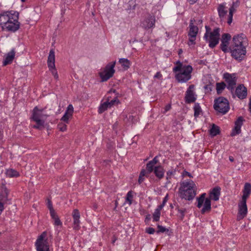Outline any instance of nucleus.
I'll use <instances>...</instances> for the list:
<instances>
[{
  "instance_id": "f257e3e1",
  "label": "nucleus",
  "mask_w": 251,
  "mask_h": 251,
  "mask_svg": "<svg viewBox=\"0 0 251 251\" xmlns=\"http://www.w3.org/2000/svg\"><path fill=\"white\" fill-rule=\"evenodd\" d=\"M19 13L10 11L0 14V26L4 30L15 32L20 28Z\"/></svg>"
},
{
  "instance_id": "f03ea898",
  "label": "nucleus",
  "mask_w": 251,
  "mask_h": 251,
  "mask_svg": "<svg viewBox=\"0 0 251 251\" xmlns=\"http://www.w3.org/2000/svg\"><path fill=\"white\" fill-rule=\"evenodd\" d=\"M196 185L192 180L183 182L179 188L180 197L189 201L192 200L196 196Z\"/></svg>"
},
{
  "instance_id": "7ed1b4c3",
  "label": "nucleus",
  "mask_w": 251,
  "mask_h": 251,
  "mask_svg": "<svg viewBox=\"0 0 251 251\" xmlns=\"http://www.w3.org/2000/svg\"><path fill=\"white\" fill-rule=\"evenodd\" d=\"M177 66L174 69V72L180 71V73L176 75V78L179 82H184L187 81L191 78V74L193 68L190 65L182 66L180 61L176 63Z\"/></svg>"
},
{
  "instance_id": "20e7f679",
  "label": "nucleus",
  "mask_w": 251,
  "mask_h": 251,
  "mask_svg": "<svg viewBox=\"0 0 251 251\" xmlns=\"http://www.w3.org/2000/svg\"><path fill=\"white\" fill-rule=\"evenodd\" d=\"M45 108L39 109L37 106L33 108L31 118L36 123V125L33 126V128L40 129L44 127L45 120L49 116L48 115L44 113Z\"/></svg>"
},
{
  "instance_id": "39448f33",
  "label": "nucleus",
  "mask_w": 251,
  "mask_h": 251,
  "mask_svg": "<svg viewBox=\"0 0 251 251\" xmlns=\"http://www.w3.org/2000/svg\"><path fill=\"white\" fill-rule=\"evenodd\" d=\"M206 32L204 35V39L206 42L209 43V47L212 49L214 48L218 43L220 39V29L215 28L211 31L210 28L206 25Z\"/></svg>"
},
{
  "instance_id": "423d86ee",
  "label": "nucleus",
  "mask_w": 251,
  "mask_h": 251,
  "mask_svg": "<svg viewBox=\"0 0 251 251\" xmlns=\"http://www.w3.org/2000/svg\"><path fill=\"white\" fill-rule=\"evenodd\" d=\"M214 108L215 110L219 113L225 114L229 109L228 101L224 97H219L215 100Z\"/></svg>"
},
{
  "instance_id": "0eeeda50",
  "label": "nucleus",
  "mask_w": 251,
  "mask_h": 251,
  "mask_svg": "<svg viewBox=\"0 0 251 251\" xmlns=\"http://www.w3.org/2000/svg\"><path fill=\"white\" fill-rule=\"evenodd\" d=\"M116 62H113L107 64L105 67L99 73L102 82L106 81L112 77L115 73Z\"/></svg>"
},
{
  "instance_id": "6e6552de",
  "label": "nucleus",
  "mask_w": 251,
  "mask_h": 251,
  "mask_svg": "<svg viewBox=\"0 0 251 251\" xmlns=\"http://www.w3.org/2000/svg\"><path fill=\"white\" fill-rule=\"evenodd\" d=\"M47 232L44 231L38 238L35 243L37 251H49V245L46 239Z\"/></svg>"
},
{
  "instance_id": "1a4fd4ad",
  "label": "nucleus",
  "mask_w": 251,
  "mask_h": 251,
  "mask_svg": "<svg viewBox=\"0 0 251 251\" xmlns=\"http://www.w3.org/2000/svg\"><path fill=\"white\" fill-rule=\"evenodd\" d=\"M205 196L206 194L203 193L201 194L199 198H197V207L198 208H201L204 202L203 207L201 211L202 214H204L205 212H209L211 208L210 199L208 198L205 199Z\"/></svg>"
},
{
  "instance_id": "9d476101",
  "label": "nucleus",
  "mask_w": 251,
  "mask_h": 251,
  "mask_svg": "<svg viewBox=\"0 0 251 251\" xmlns=\"http://www.w3.org/2000/svg\"><path fill=\"white\" fill-rule=\"evenodd\" d=\"M224 78L227 84V88L230 91L233 97H234L233 91L237 81L235 75L234 74H230L226 73L224 74Z\"/></svg>"
},
{
  "instance_id": "9b49d317",
  "label": "nucleus",
  "mask_w": 251,
  "mask_h": 251,
  "mask_svg": "<svg viewBox=\"0 0 251 251\" xmlns=\"http://www.w3.org/2000/svg\"><path fill=\"white\" fill-rule=\"evenodd\" d=\"M195 20H191L189 25V31L188 36H189L188 45L191 46L196 44L195 40L198 33V27L194 25Z\"/></svg>"
},
{
  "instance_id": "f8f14e48",
  "label": "nucleus",
  "mask_w": 251,
  "mask_h": 251,
  "mask_svg": "<svg viewBox=\"0 0 251 251\" xmlns=\"http://www.w3.org/2000/svg\"><path fill=\"white\" fill-rule=\"evenodd\" d=\"M233 44L232 46L235 47H241L246 48L248 45V40L245 34L240 33L237 34L232 38Z\"/></svg>"
},
{
  "instance_id": "ddd939ff",
  "label": "nucleus",
  "mask_w": 251,
  "mask_h": 251,
  "mask_svg": "<svg viewBox=\"0 0 251 251\" xmlns=\"http://www.w3.org/2000/svg\"><path fill=\"white\" fill-rule=\"evenodd\" d=\"M231 53L232 56L237 60H242L246 55V48L235 46H232L231 49Z\"/></svg>"
},
{
  "instance_id": "4468645a",
  "label": "nucleus",
  "mask_w": 251,
  "mask_h": 251,
  "mask_svg": "<svg viewBox=\"0 0 251 251\" xmlns=\"http://www.w3.org/2000/svg\"><path fill=\"white\" fill-rule=\"evenodd\" d=\"M194 85H191L189 86L185 97V102L187 103L194 102L196 100L194 92Z\"/></svg>"
},
{
  "instance_id": "2eb2a0df",
  "label": "nucleus",
  "mask_w": 251,
  "mask_h": 251,
  "mask_svg": "<svg viewBox=\"0 0 251 251\" xmlns=\"http://www.w3.org/2000/svg\"><path fill=\"white\" fill-rule=\"evenodd\" d=\"M72 217L73 219V228L75 230H78L80 228L79 220L80 215L78 209H75L73 210Z\"/></svg>"
},
{
  "instance_id": "dca6fc26",
  "label": "nucleus",
  "mask_w": 251,
  "mask_h": 251,
  "mask_svg": "<svg viewBox=\"0 0 251 251\" xmlns=\"http://www.w3.org/2000/svg\"><path fill=\"white\" fill-rule=\"evenodd\" d=\"M234 95H236L240 99H244L247 96V89L243 84H239L236 87Z\"/></svg>"
},
{
  "instance_id": "f3484780",
  "label": "nucleus",
  "mask_w": 251,
  "mask_h": 251,
  "mask_svg": "<svg viewBox=\"0 0 251 251\" xmlns=\"http://www.w3.org/2000/svg\"><path fill=\"white\" fill-rule=\"evenodd\" d=\"M247 201L241 200L238 204V216L240 219L244 218L247 213V206L246 204Z\"/></svg>"
},
{
  "instance_id": "a211bd4d",
  "label": "nucleus",
  "mask_w": 251,
  "mask_h": 251,
  "mask_svg": "<svg viewBox=\"0 0 251 251\" xmlns=\"http://www.w3.org/2000/svg\"><path fill=\"white\" fill-rule=\"evenodd\" d=\"M230 39L231 35L228 33H224L222 35L220 47L221 50L224 52H226L227 51V47Z\"/></svg>"
},
{
  "instance_id": "6ab92c4d",
  "label": "nucleus",
  "mask_w": 251,
  "mask_h": 251,
  "mask_svg": "<svg viewBox=\"0 0 251 251\" xmlns=\"http://www.w3.org/2000/svg\"><path fill=\"white\" fill-rule=\"evenodd\" d=\"M73 113L74 107L72 104H69L67 108V110H66L64 115L61 118V121L68 124L69 123V120L72 118Z\"/></svg>"
},
{
  "instance_id": "aec40b11",
  "label": "nucleus",
  "mask_w": 251,
  "mask_h": 251,
  "mask_svg": "<svg viewBox=\"0 0 251 251\" xmlns=\"http://www.w3.org/2000/svg\"><path fill=\"white\" fill-rule=\"evenodd\" d=\"M244 120L242 117H239L235 122V127L232 132L231 133V136H233L238 134L241 132V127L243 125Z\"/></svg>"
},
{
  "instance_id": "412c9836",
  "label": "nucleus",
  "mask_w": 251,
  "mask_h": 251,
  "mask_svg": "<svg viewBox=\"0 0 251 251\" xmlns=\"http://www.w3.org/2000/svg\"><path fill=\"white\" fill-rule=\"evenodd\" d=\"M48 66L49 70H51V68H54L55 66V52L53 49L50 51L49 55L47 61Z\"/></svg>"
},
{
  "instance_id": "4be33fe9",
  "label": "nucleus",
  "mask_w": 251,
  "mask_h": 251,
  "mask_svg": "<svg viewBox=\"0 0 251 251\" xmlns=\"http://www.w3.org/2000/svg\"><path fill=\"white\" fill-rule=\"evenodd\" d=\"M155 19L154 16H149L143 23L144 27L145 28H150L154 26Z\"/></svg>"
},
{
  "instance_id": "5701e85b",
  "label": "nucleus",
  "mask_w": 251,
  "mask_h": 251,
  "mask_svg": "<svg viewBox=\"0 0 251 251\" xmlns=\"http://www.w3.org/2000/svg\"><path fill=\"white\" fill-rule=\"evenodd\" d=\"M251 192V184L249 183H246L243 190L242 200L247 201Z\"/></svg>"
},
{
  "instance_id": "b1692460",
  "label": "nucleus",
  "mask_w": 251,
  "mask_h": 251,
  "mask_svg": "<svg viewBox=\"0 0 251 251\" xmlns=\"http://www.w3.org/2000/svg\"><path fill=\"white\" fill-rule=\"evenodd\" d=\"M221 188L219 187L214 188L210 192L209 196L210 199L217 201L219 199L221 194Z\"/></svg>"
},
{
  "instance_id": "393cba45",
  "label": "nucleus",
  "mask_w": 251,
  "mask_h": 251,
  "mask_svg": "<svg viewBox=\"0 0 251 251\" xmlns=\"http://www.w3.org/2000/svg\"><path fill=\"white\" fill-rule=\"evenodd\" d=\"M155 176L159 179L162 178L164 176V170L163 168L158 165L154 167V171H153Z\"/></svg>"
},
{
  "instance_id": "a878e982",
  "label": "nucleus",
  "mask_w": 251,
  "mask_h": 251,
  "mask_svg": "<svg viewBox=\"0 0 251 251\" xmlns=\"http://www.w3.org/2000/svg\"><path fill=\"white\" fill-rule=\"evenodd\" d=\"M15 51L14 50H12L10 52H9L6 57H5V59L4 60L3 62V65L4 66H6L8 64H9L11 63L12 62L14 56H15Z\"/></svg>"
},
{
  "instance_id": "bb28decb",
  "label": "nucleus",
  "mask_w": 251,
  "mask_h": 251,
  "mask_svg": "<svg viewBox=\"0 0 251 251\" xmlns=\"http://www.w3.org/2000/svg\"><path fill=\"white\" fill-rule=\"evenodd\" d=\"M219 16L221 19H223L226 15L227 10L224 4H220L217 8Z\"/></svg>"
},
{
  "instance_id": "cd10ccee",
  "label": "nucleus",
  "mask_w": 251,
  "mask_h": 251,
  "mask_svg": "<svg viewBox=\"0 0 251 251\" xmlns=\"http://www.w3.org/2000/svg\"><path fill=\"white\" fill-rule=\"evenodd\" d=\"M238 5L237 3L235 5L234 2L233 3L232 6L229 9V15L228 16L227 23L228 25H230L232 21L233 14L235 11V7Z\"/></svg>"
},
{
  "instance_id": "c85d7f7f",
  "label": "nucleus",
  "mask_w": 251,
  "mask_h": 251,
  "mask_svg": "<svg viewBox=\"0 0 251 251\" xmlns=\"http://www.w3.org/2000/svg\"><path fill=\"white\" fill-rule=\"evenodd\" d=\"M119 63L122 65L125 70H127L131 65L130 61L126 58L120 59Z\"/></svg>"
},
{
  "instance_id": "c756f323",
  "label": "nucleus",
  "mask_w": 251,
  "mask_h": 251,
  "mask_svg": "<svg viewBox=\"0 0 251 251\" xmlns=\"http://www.w3.org/2000/svg\"><path fill=\"white\" fill-rule=\"evenodd\" d=\"M50 216L52 218V219L54 221V225L55 226H61L62 225V222L60 220L58 215H57L56 213L55 212L53 213L50 214Z\"/></svg>"
},
{
  "instance_id": "7c9ffc66",
  "label": "nucleus",
  "mask_w": 251,
  "mask_h": 251,
  "mask_svg": "<svg viewBox=\"0 0 251 251\" xmlns=\"http://www.w3.org/2000/svg\"><path fill=\"white\" fill-rule=\"evenodd\" d=\"M109 99L108 100L101 104L99 108V113H102L104 112L108 108H110L109 105Z\"/></svg>"
},
{
  "instance_id": "2f4dec72",
  "label": "nucleus",
  "mask_w": 251,
  "mask_h": 251,
  "mask_svg": "<svg viewBox=\"0 0 251 251\" xmlns=\"http://www.w3.org/2000/svg\"><path fill=\"white\" fill-rule=\"evenodd\" d=\"M226 87V84L225 82H222L220 83H216V90L218 94H220Z\"/></svg>"
},
{
  "instance_id": "473e14b6",
  "label": "nucleus",
  "mask_w": 251,
  "mask_h": 251,
  "mask_svg": "<svg viewBox=\"0 0 251 251\" xmlns=\"http://www.w3.org/2000/svg\"><path fill=\"white\" fill-rule=\"evenodd\" d=\"M220 133V128L219 126L213 125L211 128L210 130V135L212 136H215L219 134Z\"/></svg>"
},
{
  "instance_id": "72a5a7b5",
  "label": "nucleus",
  "mask_w": 251,
  "mask_h": 251,
  "mask_svg": "<svg viewBox=\"0 0 251 251\" xmlns=\"http://www.w3.org/2000/svg\"><path fill=\"white\" fill-rule=\"evenodd\" d=\"M133 198V192L132 191H129L126 194V202H127L129 205H131L132 203Z\"/></svg>"
},
{
  "instance_id": "f704fd0d",
  "label": "nucleus",
  "mask_w": 251,
  "mask_h": 251,
  "mask_svg": "<svg viewBox=\"0 0 251 251\" xmlns=\"http://www.w3.org/2000/svg\"><path fill=\"white\" fill-rule=\"evenodd\" d=\"M155 165L152 164L151 161H149L147 164L146 167V172L148 174H150L154 171Z\"/></svg>"
},
{
  "instance_id": "c9c22d12",
  "label": "nucleus",
  "mask_w": 251,
  "mask_h": 251,
  "mask_svg": "<svg viewBox=\"0 0 251 251\" xmlns=\"http://www.w3.org/2000/svg\"><path fill=\"white\" fill-rule=\"evenodd\" d=\"M6 174L9 177H17L19 176V173L13 169L7 170Z\"/></svg>"
},
{
  "instance_id": "e433bc0d",
  "label": "nucleus",
  "mask_w": 251,
  "mask_h": 251,
  "mask_svg": "<svg viewBox=\"0 0 251 251\" xmlns=\"http://www.w3.org/2000/svg\"><path fill=\"white\" fill-rule=\"evenodd\" d=\"M194 116L197 117L200 114L201 111V108L199 103H195L194 107Z\"/></svg>"
},
{
  "instance_id": "4c0bfd02",
  "label": "nucleus",
  "mask_w": 251,
  "mask_h": 251,
  "mask_svg": "<svg viewBox=\"0 0 251 251\" xmlns=\"http://www.w3.org/2000/svg\"><path fill=\"white\" fill-rule=\"evenodd\" d=\"M147 173L145 170H142L140 174V176L138 179V182L140 184L144 180V177L147 176Z\"/></svg>"
},
{
  "instance_id": "58836bf2",
  "label": "nucleus",
  "mask_w": 251,
  "mask_h": 251,
  "mask_svg": "<svg viewBox=\"0 0 251 251\" xmlns=\"http://www.w3.org/2000/svg\"><path fill=\"white\" fill-rule=\"evenodd\" d=\"M160 214H161L160 212H158V211L155 210L154 213L153 214V221H155V222L159 221L160 217Z\"/></svg>"
},
{
  "instance_id": "ea45409f",
  "label": "nucleus",
  "mask_w": 251,
  "mask_h": 251,
  "mask_svg": "<svg viewBox=\"0 0 251 251\" xmlns=\"http://www.w3.org/2000/svg\"><path fill=\"white\" fill-rule=\"evenodd\" d=\"M47 205L48 208L50 210V214L51 213L53 214V213L55 212V211L53 208L51 201L49 199L48 200Z\"/></svg>"
},
{
  "instance_id": "a19ab883",
  "label": "nucleus",
  "mask_w": 251,
  "mask_h": 251,
  "mask_svg": "<svg viewBox=\"0 0 251 251\" xmlns=\"http://www.w3.org/2000/svg\"><path fill=\"white\" fill-rule=\"evenodd\" d=\"M57 128L61 131H64L67 129V125L65 124L59 123L57 125Z\"/></svg>"
},
{
  "instance_id": "79ce46f5",
  "label": "nucleus",
  "mask_w": 251,
  "mask_h": 251,
  "mask_svg": "<svg viewBox=\"0 0 251 251\" xmlns=\"http://www.w3.org/2000/svg\"><path fill=\"white\" fill-rule=\"evenodd\" d=\"M157 228H158V230L156 231V232L157 233H159L160 232L163 233V232H165L166 231H168V229H167L165 227L162 226H160L159 225L157 226Z\"/></svg>"
},
{
  "instance_id": "37998d69",
  "label": "nucleus",
  "mask_w": 251,
  "mask_h": 251,
  "mask_svg": "<svg viewBox=\"0 0 251 251\" xmlns=\"http://www.w3.org/2000/svg\"><path fill=\"white\" fill-rule=\"evenodd\" d=\"M50 71L51 72L52 75H53L54 78L57 79L58 78V75L55 66H54V68H51V70Z\"/></svg>"
},
{
  "instance_id": "c03bdc74",
  "label": "nucleus",
  "mask_w": 251,
  "mask_h": 251,
  "mask_svg": "<svg viewBox=\"0 0 251 251\" xmlns=\"http://www.w3.org/2000/svg\"><path fill=\"white\" fill-rule=\"evenodd\" d=\"M119 102V100L117 99V97H116L113 100H111L110 102L109 101L108 105L109 107H111L112 105H113L116 102L118 103Z\"/></svg>"
},
{
  "instance_id": "a18cd8bd",
  "label": "nucleus",
  "mask_w": 251,
  "mask_h": 251,
  "mask_svg": "<svg viewBox=\"0 0 251 251\" xmlns=\"http://www.w3.org/2000/svg\"><path fill=\"white\" fill-rule=\"evenodd\" d=\"M177 210L178 212L181 214V218L182 219L184 216V213L185 212V209L184 208H177Z\"/></svg>"
},
{
  "instance_id": "49530a36",
  "label": "nucleus",
  "mask_w": 251,
  "mask_h": 251,
  "mask_svg": "<svg viewBox=\"0 0 251 251\" xmlns=\"http://www.w3.org/2000/svg\"><path fill=\"white\" fill-rule=\"evenodd\" d=\"M146 232L150 234H152L155 232V229L152 227H148L146 229Z\"/></svg>"
},
{
  "instance_id": "de8ad7c7",
  "label": "nucleus",
  "mask_w": 251,
  "mask_h": 251,
  "mask_svg": "<svg viewBox=\"0 0 251 251\" xmlns=\"http://www.w3.org/2000/svg\"><path fill=\"white\" fill-rule=\"evenodd\" d=\"M171 108V104L169 103V104L166 105L164 108V111L163 112V113H165L168 111L170 110Z\"/></svg>"
},
{
  "instance_id": "09e8293b",
  "label": "nucleus",
  "mask_w": 251,
  "mask_h": 251,
  "mask_svg": "<svg viewBox=\"0 0 251 251\" xmlns=\"http://www.w3.org/2000/svg\"><path fill=\"white\" fill-rule=\"evenodd\" d=\"M2 199H1V196H0V215L1 214L2 211L4 209L3 204L1 202Z\"/></svg>"
},
{
  "instance_id": "8fccbe9b",
  "label": "nucleus",
  "mask_w": 251,
  "mask_h": 251,
  "mask_svg": "<svg viewBox=\"0 0 251 251\" xmlns=\"http://www.w3.org/2000/svg\"><path fill=\"white\" fill-rule=\"evenodd\" d=\"M153 164L155 165L158 162V160L157 159V156H156L152 160L150 161Z\"/></svg>"
},
{
  "instance_id": "3c124183",
  "label": "nucleus",
  "mask_w": 251,
  "mask_h": 251,
  "mask_svg": "<svg viewBox=\"0 0 251 251\" xmlns=\"http://www.w3.org/2000/svg\"><path fill=\"white\" fill-rule=\"evenodd\" d=\"M173 172L172 171H168L167 173L166 178L167 180L171 178V176L173 175Z\"/></svg>"
},
{
  "instance_id": "603ef678",
  "label": "nucleus",
  "mask_w": 251,
  "mask_h": 251,
  "mask_svg": "<svg viewBox=\"0 0 251 251\" xmlns=\"http://www.w3.org/2000/svg\"><path fill=\"white\" fill-rule=\"evenodd\" d=\"M162 77V75L160 72H157L154 75V77L157 78H160Z\"/></svg>"
},
{
  "instance_id": "864d4df0",
  "label": "nucleus",
  "mask_w": 251,
  "mask_h": 251,
  "mask_svg": "<svg viewBox=\"0 0 251 251\" xmlns=\"http://www.w3.org/2000/svg\"><path fill=\"white\" fill-rule=\"evenodd\" d=\"M163 207H164L163 205H162V204H160L158 206L157 208L155 209V211L160 212Z\"/></svg>"
},
{
  "instance_id": "5fc2aeb1",
  "label": "nucleus",
  "mask_w": 251,
  "mask_h": 251,
  "mask_svg": "<svg viewBox=\"0 0 251 251\" xmlns=\"http://www.w3.org/2000/svg\"><path fill=\"white\" fill-rule=\"evenodd\" d=\"M167 200H168V196H166L164 198V200L163 201L162 203L161 204L164 206V205H165L166 202H167Z\"/></svg>"
},
{
  "instance_id": "6e6d98bb",
  "label": "nucleus",
  "mask_w": 251,
  "mask_h": 251,
  "mask_svg": "<svg viewBox=\"0 0 251 251\" xmlns=\"http://www.w3.org/2000/svg\"><path fill=\"white\" fill-rule=\"evenodd\" d=\"M190 4H193L196 2L197 0H187Z\"/></svg>"
},
{
  "instance_id": "4d7b16f0",
  "label": "nucleus",
  "mask_w": 251,
  "mask_h": 251,
  "mask_svg": "<svg viewBox=\"0 0 251 251\" xmlns=\"http://www.w3.org/2000/svg\"><path fill=\"white\" fill-rule=\"evenodd\" d=\"M109 93H116V90L115 89H111L109 91Z\"/></svg>"
},
{
  "instance_id": "13d9d810",
  "label": "nucleus",
  "mask_w": 251,
  "mask_h": 251,
  "mask_svg": "<svg viewBox=\"0 0 251 251\" xmlns=\"http://www.w3.org/2000/svg\"><path fill=\"white\" fill-rule=\"evenodd\" d=\"M182 52H183L182 50L179 49L178 50V55H180L182 53Z\"/></svg>"
},
{
  "instance_id": "bf43d9fd",
  "label": "nucleus",
  "mask_w": 251,
  "mask_h": 251,
  "mask_svg": "<svg viewBox=\"0 0 251 251\" xmlns=\"http://www.w3.org/2000/svg\"><path fill=\"white\" fill-rule=\"evenodd\" d=\"M184 173L186 175H187V176H189L191 177V174L189 173H188V172H187L186 171H184Z\"/></svg>"
},
{
  "instance_id": "052dcab7",
  "label": "nucleus",
  "mask_w": 251,
  "mask_h": 251,
  "mask_svg": "<svg viewBox=\"0 0 251 251\" xmlns=\"http://www.w3.org/2000/svg\"><path fill=\"white\" fill-rule=\"evenodd\" d=\"M229 160L231 162H233L234 161V159L232 157H229Z\"/></svg>"
},
{
  "instance_id": "680f3d73",
  "label": "nucleus",
  "mask_w": 251,
  "mask_h": 251,
  "mask_svg": "<svg viewBox=\"0 0 251 251\" xmlns=\"http://www.w3.org/2000/svg\"><path fill=\"white\" fill-rule=\"evenodd\" d=\"M150 215H149L147 216V217H146V219H150Z\"/></svg>"
},
{
  "instance_id": "e2e57ef3",
  "label": "nucleus",
  "mask_w": 251,
  "mask_h": 251,
  "mask_svg": "<svg viewBox=\"0 0 251 251\" xmlns=\"http://www.w3.org/2000/svg\"><path fill=\"white\" fill-rule=\"evenodd\" d=\"M94 208L95 209H96V208H97V205L96 204H94Z\"/></svg>"
},
{
  "instance_id": "0e129e2a",
  "label": "nucleus",
  "mask_w": 251,
  "mask_h": 251,
  "mask_svg": "<svg viewBox=\"0 0 251 251\" xmlns=\"http://www.w3.org/2000/svg\"><path fill=\"white\" fill-rule=\"evenodd\" d=\"M116 239H114L113 241H112V243L114 244L116 241Z\"/></svg>"
},
{
  "instance_id": "69168bd1",
  "label": "nucleus",
  "mask_w": 251,
  "mask_h": 251,
  "mask_svg": "<svg viewBox=\"0 0 251 251\" xmlns=\"http://www.w3.org/2000/svg\"><path fill=\"white\" fill-rule=\"evenodd\" d=\"M21 1H22V2H25V0H21Z\"/></svg>"
},
{
  "instance_id": "338daca9",
  "label": "nucleus",
  "mask_w": 251,
  "mask_h": 251,
  "mask_svg": "<svg viewBox=\"0 0 251 251\" xmlns=\"http://www.w3.org/2000/svg\"><path fill=\"white\" fill-rule=\"evenodd\" d=\"M117 201H116V202H115L116 206H117Z\"/></svg>"
}]
</instances>
